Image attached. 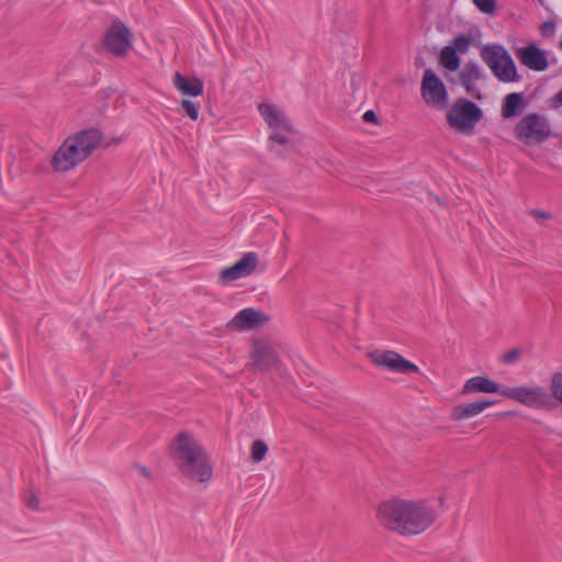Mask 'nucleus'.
Returning <instances> with one entry per match:
<instances>
[{
  "label": "nucleus",
  "mask_w": 562,
  "mask_h": 562,
  "mask_svg": "<svg viewBox=\"0 0 562 562\" xmlns=\"http://www.w3.org/2000/svg\"><path fill=\"white\" fill-rule=\"evenodd\" d=\"M375 517L387 530L411 537L426 531L435 522L437 512L428 501L394 497L378 505Z\"/></svg>",
  "instance_id": "obj_1"
},
{
  "label": "nucleus",
  "mask_w": 562,
  "mask_h": 562,
  "mask_svg": "<svg viewBox=\"0 0 562 562\" xmlns=\"http://www.w3.org/2000/svg\"><path fill=\"white\" fill-rule=\"evenodd\" d=\"M170 453L187 480L204 483L212 479L213 468L209 456L191 434L180 432L171 442Z\"/></svg>",
  "instance_id": "obj_2"
},
{
  "label": "nucleus",
  "mask_w": 562,
  "mask_h": 562,
  "mask_svg": "<svg viewBox=\"0 0 562 562\" xmlns=\"http://www.w3.org/2000/svg\"><path fill=\"white\" fill-rule=\"evenodd\" d=\"M102 133L88 128L69 136L55 153L52 165L56 171H68L83 160L100 145Z\"/></svg>",
  "instance_id": "obj_3"
},
{
  "label": "nucleus",
  "mask_w": 562,
  "mask_h": 562,
  "mask_svg": "<svg viewBox=\"0 0 562 562\" xmlns=\"http://www.w3.org/2000/svg\"><path fill=\"white\" fill-rule=\"evenodd\" d=\"M258 110L271 130L269 136L271 143L270 150L282 155L283 153L276 145L284 146L292 142L294 130L290 120L279 106L272 103L262 102L259 104Z\"/></svg>",
  "instance_id": "obj_4"
},
{
  "label": "nucleus",
  "mask_w": 562,
  "mask_h": 562,
  "mask_svg": "<svg viewBox=\"0 0 562 562\" xmlns=\"http://www.w3.org/2000/svg\"><path fill=\"white\" fill-rule=\"evenodd\" d=\"M482 117L483 111L481 108L465 98L458 99L447 113L449 126L465 135L473 134L475 125Z\"/></svg>",
  "instance_id": "obj_5"
},
{
  "label": "nucleus",
  "mask_w": 562,
  "mask_h": 562,
  "mask_svg": "<svg viewBox=\"0 0 562 562\" xmlns=\"http://www.w3.org/2000/svg\"><path fill=\"white\" fill-rule=\"evenodd\" d=\"M481 57L499 81L513 82L517 80L516 65L504 46L485 45L481 50Z\"/></svg>",
  "instance_id": "obj_6"
},
{
  "label": "nucleus",
  "mask_w": 562,
  "mask_h": 562,
  "mask_svg": "<svg viewBox=\"0 0 562 562\" xmlns=\"http://www.w3.org/2000/svg\"><path fill=\"white\" fill-rule=\"evenodd\" d=\"M501 395L532 409H541L550 402V394L538 384L504 386Z\"/></svg>",
  "instance_id": "obj_7"
},
{
  "label": "nucleus",
  "mask_w": 562,
  "mask_h": 562,
  "mask_svg": "<svg viewBox=\"0 0 562 562\" xmlns=\"http://www.w3.org/2000/svg\"><path fill=\"white\" fill-rule=\"evenodd\" d=\"M514 134L525 143H542L550 136L551 127L544 115L530 113L517 123Z\"/></svg>",
  "instance_id": "obj_8"
},
{
  "label": "nucleus",
  "mask_w": 562,
  "mask_h": 562,
  "mask_svg": "<svg viewBox=\"0 0 562 562\" xmlns=\"http://www.w3.org/2000/svg\"><path fill=\"white\" fill-rule=\"evenodd\" d=\"M368 356L380 369L401 374L419 373V368L415 363L394 350L375 349Z\"/></svg>",
  "instance_id": "obj_9"
},
{
  "label": "nucleus",
  "mask_w": 562,
  "mask_h": 562,
  "mask_svg": "<svg viewBox=\"0 0 562 562\" xmlns=\"http://www.w3.org/2000/svg\"><path fill=\"white\" fill-rule=\"evenodd\" d=\"M420 93L424 101L434 108L445 109L448 104V91L439 76L430 68L425 69Z\"/></svg>",
  "instance_id": "obj_10"
},
{
  "label": "nucleus",
  "mask_w": 562,
  "mask_h": 562,
  "mask_svg": "<svg viewBox=\"0 0 562 562\" xmlns=\"http://www.w3.org/2000/svg\"><path fill=\"white\" fill-rule=\"evenodd\" d=\"M104 46L114 55H126L132 47L130 30L122 22H114L104 35Z\"/></svg>",
  "instance_id": "obj_11"
},
{
  "label": "nucleus",
  "mask_w": 562,
  "mask_h": 562,
  "mask_svg": "<svg viewBox=\"0 0 562 562\" xmlns=\"http://www.w3.org/2000/svg\"><path fill=\"white\" fill-rule=\"evenodd\" d=\"M257 263V255L255 252H247L240 260L235 262L232 267L224 269L221 272V278L224 282H231L247 277L255 270Z\"/></svg>",
  "instance_id": "obj_12"
},
{
  "label": "nucleus",
  "mask_w": 562,
  "mask_h": 562,
  "mask_svg": "<svg viewBox=\"0 0 562 562\" xmlns=\"http://www.w3.org/2000/svg\"><path fill=\"white\" fill-rule=\"evenodd\" d=\"M265 316L255 308L247 307L239 311L227 324L231 330H250L263 323Z\"/></svg>",
  "instance_id": "obj_13"
},
{
  "label": "nucleus",
  "mask_w": 562,
  "mask_h": 562,
  "mask_svg": "<svg viewBox=\"0 0 562 562\" xmlns=\"http://www.w3.org/2000/svg\"><path fill=\"white\" fill-rule=\"evenodd\" d=\"M517 56L531 70L543 71L548 68L546 53L535 44L520 47L517 50Z\"/></svg>",
  "instance_id": "obj_14"
},
{
  "label": "nucleus",
  "mask_w": 562,
  "mask_h": 562,
  "mask_svg": "<svg viewBox=\"0 0 562 562\" xmlns=\"http://www.w3.org/2000/svg\"><path fill=\"white\" fill-rule=\"evenodd\" d=\"M503 387L498 383L484 375H476L465 381L461 389L463 395L472 393H499Z\"/></svg>",
  "instance_id": "obj_15"
},
{
  "label": "nucleus",
  "mask_w": 562,
  "mask_h": 562,
  "mask_svg": "<svg viewBox=\"0 0 562 562\" xmlns=\"http://www.w3.org/2000/svg\"><path fill=\"white\" fill-rule=\"evenodd\" d=\"M495 401L485 400L457 405L451 411V419L459 422L475 417L483 413L487 407L495 405Z\"/></svg>",
  "instance_id": "obj_16"
},
{
  "label": "nucleus",
  "mask_w": 562,
  "mask_h": 562,
  "mask_svg": "<svg viewBox=\"0 0 562 562\" xmlns=\"http://www.w3.org/2000/svg\"><path fill=\"white\" fill-rule=\"evenodd\" d=\"M173 86L183 95L191 98L199 97L203 93V82L196 77H187L180 72H176L173 77Z\"/></svg>",
  "instance_id": "obj_17"
},
{
  "label": "nucleus",
  "mask_w": 562,
  "mask_h": 562,
  "mask_svg": "<svg viewBox=\"0 0 562 562\" xmlns=\"http://www.w3.org/2000/svg\"><path fill=\"white\" fill-rule=\"evenodd\" d=\"M526 106L524 95L518 92L507 94L502 103V116L512 119L520 114Z\"/></svg>",
  "instance_id": "obj_18"
},
{
  "label": "nucleus",
  "mask_w": 562,
  "mask_h": 562,
  "mask_svg": "<svg viewBox=\"0 0 562 562\" xmlns=\"http://www.w3.org/2000/svg\"><path fill=\"white\" fill-rule=\"evenodd\" d=\"M483 76V69L475 63H467L460 71L461 85L468 92L474 90L475 83Z\"/></svg>",
  "instance_id": "obj_19"
},
{
  "label": "nucleus",
  "mask_w": 562,
  "mask_h": 562,
  "mask_svg": "<svg viewBox=\"0 0 562 562\" xmlns=\"http://www.w3.org/2000/svg\"><path fill=\"white\" fill-rule=\"evenodd\" d=\"M252 360L257 369L265 371L277 362L274 352L267 347L257 346L252 352Z\"/></svg>",
  "instance_id": "obj_20"
},
{
  "label": "nucleus",
  "mask_w": 562,
  "mask_h": 562,
  "mask_svg": "<svg viewBox=\"0 0 562 562\" xmlns=\"http://www.w3.org/2000/svg\"><path fill=\"white\" fill-rule=\"evenodd\" d=\"M439 61L449 71L458 70L461 65L459 54L448 45L441 49Z\"/></svg>",
  "instance_id": "obj_21"
},
{
  "label": "nucleus",
  "mask_w": 562,
  "mask_h": 562,
  "mask_svg": "<svg viewBox=\"0 0 562 562\" xmlns=\"http://www.w3.org/2000/svg\"><path fill=\"white\" fill-rule=\"evenodd\" d=\"M474 36L470 35H459L454 37L451 43L448 45L454 49L458 54H465L470 46Z\"/></svg>",
  "instance_id": "obj_22"
},
{
  "label": "nucleus",
  "mask_w": 562,
  "mask_h": 562,
  "mask_svg": "<svg viewBox=\"0 0 562 562\" xmlns=\"http://www.w3.org/2000/svg\"><path fill=\"white\" fill-rule=\"evenodd\" d=\"M268 452V446L262 440L254 441L251 446V458L255 462H261Z\"/></svg>",
  "instance_id": "obj_23"
},
{
  "label": "nucleus",
  "mask_w": 562,
  "mask_h": 562,
  "mask_svg": "<svg viewBox=\"0 0 562 562\" xmlns=\"http://www.w3.org/2000/svg\"><path fill=\"white\" fill-rule=\"evenodd\" d=\"M23 501L27 508L32 510H40L41 509V501L37 494L32 490L29 488L23 493Z\"/></svg>",
  "instance_id": "obj_24"
},
{
  "label": "nucleus",
  "mask_w": 562,
  "mask_h": 562,
  "mask_svg": "<svg viewBox=\"0 0 562 562\" xmlns=\"http://www.w3.org/2000/svg\"><path fill=\"white\" fill-rule=\"evenodd\" d=\"M551 392L554 398L562 404V373H554L551 378Z\"/></svg>",
  "instance_id": "obj_25"
},
{
  "label": "nucleus",
  "mask_w": 562,
  "mask_h": 562,
  "mask_svg": "<svg viewBox=\"0 0 562 562\" xmlns=\"http://www.w3.org/2000/svg\"><path fill=\"white\" fill-rule=\"evenodd\" d=\"M181 108L183 109V111L187 113V115L191 120H194V121L198 120L199 111H200V106L198 103H195L194 101L184 99L181 102Z\"/></svg>",
  "instance_id": "obj_26"
},
{
  "label": "nucleus",
  "mask_w": 562,
  "mask_h": 562,
  "mask_svg": "<svg viewBox=\"0 0 562 562\" xmlns=\"http://www.w3.org/2000/svg\"><path fill=\"white\" fill-rule=\"evenodd\" d=\"M474 5L485 14H492L495 11V0H473Z\"/></svg>",
  "instance_id": "obj_27"
},
{
  "label": "nucleus",
  "mask_w": 562,
  "mask_h": 562,
  "mask_svg": "<svg viewBox=\"0 0 562 562\" xmlns=\"http://www.w3.org/2000/svg\"><path fill=\"white\" fill-rule=\"evenodd\" d=\"M520 358V352L516 349L508 351L502 358L504 363L510 364L516 362Z\"/></svg>",
  "instance_id": "obj_28"
},
{
  "label": "nucleus",
  "mask_w": 562,
  "mask_h": 562,
  "mask_svg": "<svg viewBox=\"0 0 562 562\" xmlns=\"http://www.w3.org/2000/svg\"><path fill=\"white\" fill-rule=\"evenodd\" d=\"M375 119H376V115H375L374 111H372V110H368V111H367V112H364V114H363V120H364V122H368V123H369V122H374V121H375Z\"/></svg>",
  "instance_id": "obj_29"
},
{
  "label": "nucleus",
  "mask_w": 562,
  "mask_h": 562,
  "mask_svg": "<svg viewBox=\"0 0 562 562\" xmlns=\"http://www.w3.org/2000/svg\"><path fill=\"white\" fill-rule=\"evenodd\" d=\"M553 103L555 106L562 105V89L553 97Z\"/></svg>",
  "instance_id": "obj_30"
},
{
  "label": "nucleus",
  "mask_w": 562,
  "mask_h": 562,
  "mask_svg": "<svg viewBox=\"0 0 562 562\" xmlns=\"http://www.w3.org/2000/svg\"><path fill=\"white\" fill-rule=\"evenodd\" d=\"M532 214L537 217V218H547L548 215L544 213V212H541V211H532Z\"/></svg>",
  "instance_id": "obj_31"
},
{
  "label": "nucleus",
  "mask_w": 562,
  "mask_h": 562,
  "mask_svg": "<svg viewBox=\"0 0 562 562\" xmlns=\"http://www.w3.org/2000/svg\"><path fill=\"white\" fill-rule=\"evenodd\" d=\"M138 470H139V472H140L144 476H147V477L149 476V473H148V471L146 470V468H144V467H139V468H138Z\"/></svg>",
  "instance_id": "obj_32"
}]
</instances>
